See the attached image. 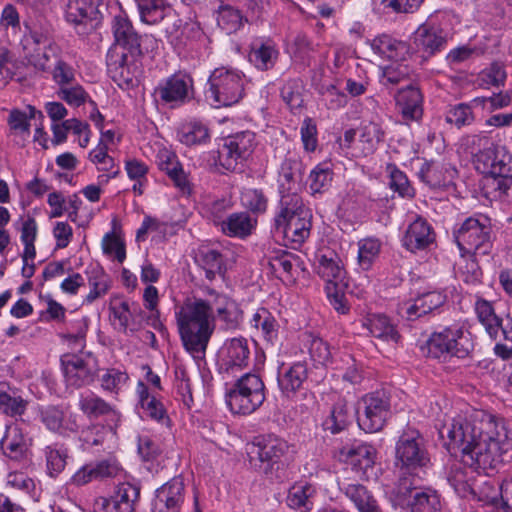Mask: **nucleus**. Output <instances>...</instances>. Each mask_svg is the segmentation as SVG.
I'll list each match as a JSON object with an SVG mask.
<instances>
[{
	"instance_id": "43",
	"label": "nucleus",
	"mask_w": 512,
	"mask_h": 512,
	"mask_svg": "<svg viewBox=\"0 0 512 512\" xmlns=\"http://www.w3.org/2000/svg\"><path fill=\"white\" fill-rule=\"evenodd\" d=\"M178 139L187 146H196L206 144L210 139V134L206 125L198 121H191L180 127Z\"/></svg>"
},
{
	"instance_id": "26",
	"label": "nucleus",
	"mask_w": 512,
	"mask_h": 512,
	"mask_svg": "<svg viewBox=\"0 0 512 512\" xmlns=\"http://www.w3.org/2000/svg\"><path fill=\"white\" fill-rule=\"evenodd\" d=\"M458 174L457 169L449 163L426 161L422 163L418 177L431 188H444L453 184Z\"/></svg>"
},
{
	"instance_id": "60",
	"label": "nucleus",
	"mask_w": 512,
	"mask_h": 512,
	"mask_svg": "<svg viewBox=\"0 0 512 512\" xmlns=\"http://www.w3.org/2000/svg\"><path fill=\"white\" fill-rule=\"evenodd\" d=\"M332 171L326 164L317 165L310 173V189L313 193H322L331 184Z\"/></svg>"
},
{
	"instance_id": "38",
	"label": "nucleus",
	"mask_w": 512,
	"mask_h": 512,
	"mask_svg": "<svg viewBox=\"0 0 512 512\" xmlns=\"http://www.w3.org/2000/svg\"><path fill=\"white\" fill-rule=\"evenodd\" d=\"M460 24L459 16L451 11H435L422 23L417 32H449Z\"/></svg>"
},
{
	"instance_id": "4",
	"label": "nucleus",
	"mask_w": 512,
	"mask_h": 512,
	"mask_svg": "<svg viewBox=\"0 0 512 512\" xmlns=\"http://www.w3.org/2000/svg\"><path fill=\"white\" fill-rule=\"evenodd\" d=\"M311 212L299 195L280 198L279 211L275 215V233L283 238L286 246L297 248L310 235Z\"/></svg>"
},
{
	"instance_id": "49",
	"label": "nucleus",
	"mask_w": 512,
	"mask_h": 512,
	"mask_svg": "<svg viewBox=\"0 0 512 512\" xmlns=\"http://www.w3.org/2000/svg\"><path fill=\"white\" fill-rule=\"evenodd\" d=\"M217 25L220 29L227 32H237L245 28V19L241 12L229 5L221 6L217 12Z\"/></svg>"
},
{
	"instance_id": "62",
	"label": "nucleus",
	"mask_w": 512,
	"mask_h": 512,
	"mask_svg": "<svg viewBox=\"0 0 512 512\" xmlns=\"http://www.w3.org/2000/svg\"><path fill=\"white\" fill-rule=\"evenodd\" d=\"M320 93L328 109L337 110L346 106L347 95L334 84L322 85Z\"/></svg>"
},
{
	"instance_id": "40",
	"label": "nucleus",
	"mask_w": 512,
	"mask_h": 512,
	"mask_svg": "<svg viewBox=\"0 0 512 512\" xmlns=\"http://www.w3.org/2000/svg\"><path fill=\"white\" fill-rule=\"evenodd\" d=\"M136 2L141 20L150 25L159 23L171 12L165 0H136Z\"/></svg>"
},
{
	"instance_id": "5",
	"label": "nucleus",
	"mask_w": 512,
	"mask_h": 512,
	"mask_svg": "<svg viewBox=\"0 0 512 512\" xmlns=\"http://www.w3.org/2000/svg\"><path fill=\"white\" fill-rule=\"evenodd\" d=\"M464 144L474 155L475 169L486 177L512 174V155L505 146L493 143L486 134L468 135Z\"/></svg>"
},
{
	"instance_id": "22",
	"label": "nucleus",
	"mask_w": 512,
	"mask_h": 512,
	"mask_svg": "<svg viewBox=\"0 0 512 512\" xmlns=\"http://www.w3.org/2000/svg\"><path fill=\"white\" fill-rule=\"evenodd\" d=\"M20 45L24 55L36 69L46 70L53 48L45 34H22Z\"/></svg>"
},
{
	"instance_id": "11",
	"label": "nucleus",
	"mask_w": 512,
	"mask_h": 512,
	"mask_svg": "<svg viewBox=\"0 0 512 512\" xmlns=\"http://www.w3.org/2000/svg\"><path fill=\"white\" fill-rule=\"evenodd\" d=\"M455 240L462 253L487 255L492 247L489 218L481 214L467 218L455 233Z\"/></svg>"
},
{
	"instance_id": "29",
	"label": "nucleus",
	"mask_w": 512,
	"mask_h": 512,
	"mask_svg": "<svg viewBox=\"0 0 512 512\" xmlns=\"http://www.w3.org/2000/svg\"><path fill=\"white\" fill-rule=\"evenodd\" d=\"M156 161L159 169L169 176L174 185L183 194H190V182L188 181L187 176L175 153L166 148H162L157 153Z\"/></svg>"
},
{
	"instance_id": "13",
	"label": "nucleus",
	"mask_w": 512,
	"mask_h": 512,
	"mask_svg": "<svg viewBox=\"0 0 512 512\" xmlns=\"http://www.w3.org/2000/svg\"><path fill=\"white\" fill-rule=\"evenodd\" d=\"M250 355V345L246 338L234 337L225 340L217 355L220 373L236 375L248 367Z\"/></svg>"
},
{
	"instance_id": "47",
	"label": "nucleus",
	"mask_w": 512,
	"mask_h": 512,
	"mask_svg": "<svg viewBox=\"0 0 512 512\" xmlns=\"http://www.w3.org/2000/svg\"><path fill=\"white\" fill-rule=\"evenodd\" d=\"M125 171L128 178L131 181H134L132 186L133 192L138 195H142L148 183V165L139 159L128 158L125 160Z\"/></svg>"
},
{
	"instance_id": "2",
	"label": "nucleus",
	"mask_w": 512,
	"mask_h": 512,
	"mask_svg": "<svg viewBox=\"0 0 512 512\" xmlns=\"http://www.w3.org/2000/svg\"><path fill=\"white\" fill-rule=\"evenodd\" d=\"M205 297H188L175 308V320L184 349L194 358L205 355L216 328V320L226 329H236L242 320L238 303L212 288Z\"/></svg>"
},
{
	"instance_id": "30",
	"label": "nucleus",
	"mask_w": 512,
	"mask_h": 512,
	"mask_svg": "<svg viewBox=\"0 0 512 512\" xmlns=\"http://www.w3.org/2000/svg\"><path fill=\"white\" fill-rule=\"evenodd\" d=\"M29 446V438L18 425L6 426L1 439V448L5 456L12 460H21L26 457Z\"/></svg>"
},
{
	"instance_id": "28",
	"label": "nucleus",
	"mask_w": 512,
	"mask_h": 512,
	"mask_svg": "<svg viewBox=\"0 0 512 512\" xmlns=\"http://www.w3.org/2000/svg\"><path fill=\"white\" fill-rule=\"evenodd\" d=\"M37 223L36 220L27 216L22 220L20 240L24 246L22 253V276L30 279L35 273L34 259L36 257L35 241L37 238Z\"/></svg>"
},
{
	"instance_id": "21",
	"label": "nucleus",
	"mask_w": 512,
	"mask_h": 512,
	"mask_svg": "<svg viewBox=\"0 0 512 512\" xmlns=\"http://www.w3.org/2000/svg\"><path fill=\"white\" fill-rule=\"evenodd\" d=\"M101 5L102 0H69L66 19L76 25L98 29L102 21V14L99 10Z\"/></svg>"
},
{
	"instance_id": "10",
	"label": "nucleus",
	"mask_w": 512,
	"mask_h": 512,
	"mask_svg": "<svg viewBox=\"0 0 512 512\" xmlns=\"http://www.w3.org/2000/svg\"><path fill=\"white\" fill-rule=\"evenodd\" d=\"M265 400L262 379L253 373L241 376L226 394V402L233 413L248 415L255 412Z\"/></svg>"
},
{
	"instance_id": "61",
	"label": "nucleus",
	"mask_w": 512,
	"mask_h": 512,
	"mask_svg": "<svg viewBox=\"0 0 512 512\" xmlns=\"http://www.w3.org/2000/svg\"><path fill=\"white\" fill-rule=\"evenodd\" d=\"M58 97L73 107H79L89 99L88 93L79 84L59 88Z\"/></svg>"
},
{
	"instance_id": "6",
	"label": "nucleus",
	"mask_w": 512,
	"mask_h": 512,
	"mask_svg": "<svg viewBox=\"0 0 512 512\" xmlns=\"http://www.w3.org/2000/svg\"><path fill=\"white\" fill-rule=\"evenodd\" d=\"M245 78L241 71L230 67H218L208 79L206 98L215 107L231 106L244 96Z\"/></svg>"
},
{
	"instance_id": "17",
	"label": "nucleus",
	"mask_w": 512,
	"mask_h": 512,
	"mask_svg": "<svg viewBox=\"0 0 512 512\" xmlns=\"http://www.w3.org/2000/svg\"><path fill=\"white\" fill-rule=\"evenodd\" d=\"M314 270L325 286L347 287L344 264L334 251H319L315 255Z\"/></svg>"
},
{
	"instance_id": "34",
	"label": "nucleus",
	"mask_w": 512,
	"mask_h": 512,
	"mask_svg": "<svg viewBox=\"0 0 512 512\" xmlns=\"http://www.w3.org/2000/svg\"><path fill=\"white\" fill-rule=\"evenodd\" d=\"M136 393L139 404L146 416L162 424L168 425L169 418L166 415L163 404L156 399L153 391H150V388L145 383L138 382Z\"/></svg>"
},
{
	"instance_id": "63",
	"label": "nucleus",
	"mask_w": 512,
	"mask_h": 512,
	"mask_svg": "<svg viewBox=\"0 0 512 512\" xmlns=\"http://www.w3.org/2000/svg\"><path fill=\"white\" fill-rule=\"evenodd\" d=\"M474 120L471 107L466 104H458L451 107L446 114V121L461 128L470 125Z\"/></svg>"
},
{
	"instance_id": "23",
	"label": "nucleus",
	"mask_w": 512,
	"mask_h": 512,
	"mask_svg": "<svg viewBox=\"0 0 512 512\" xmlns=\"http://www.w3.org/2000/svg\"><path fill=\"white\" fill-rule=\"evenodd\" d=\"M110 321L114 328L120 332L136 330L132 327L138 315L141 313L140 306L135 302L125 300L123 297L115 295L110 298L109 303Z\"/></svg>"
},
{
	"instance_id": "41",
	"label": "nucleus",
	"mask_w": 512,
	"mask_h": 512,
	"mask_svg": "<svg viewBox=\"0 0 512 512\" xmlns=\"http://www.w3.org/2000/svg\"><path fill=\"white\" fill-rule=\"evenodd\" d=\"M251 325L260 330L264 339L270 343H273L278 338L279 323L266 308L257 309L252 316Z\"/></svg>"
},
{
	"instance_id": "58",
	"label": "nucleus",
	"mask_w": 512,
	"mask_h": 512,
	"mask_svg": "<svg viewBox=\"0 0 512 512\" xmlns=\"http://www.w3.org/2000/svg\"><path fill=\"white\" fill-rule=\"evenodd\" d=\"M339 489L354 503L358 509L374 497L365 486L358 483L339 482Z\"/></svg>"
},
{
	"instance_id": "53",
	"label": "nucleus",
	"mask_w": 512,
	"mask_h": 512,
	"mask_svg": "<svg viewBox=\"0 0 512 512\" xmlns=\"http://www.w3.org/2000/svg\"><path fill=\"white\" fill-rule=\"evenodd\" d=\"M45 458L49 476L56 477L66 466L67 450L59 444L49 445L45 448Z\"/></svg>"
},
{
	"instance_id": "3",
	"label": "nucleus",
	"mask_w": 512,
	"mask_h": 512,
	"mask_svg": "<svg viewBox=\"0 0 512 512\" xmlns=\"http://www.w3.org/2000/svg\"><path fill=\"white\" fill-rule=\"evenodd\" d=\"M138 34H115V43L107 54V71L110 78L123 90L139 85L141 64Z\"/></svg>"
},
{
	"instance_id": "59",
	"label": "nucleus",
	"mask_w": 512,
	"mask_h": 512,
	"mask_svg": "<svg viewBox=\"0 0 512 512\" xmlns=\"http://www.w3.org/2000/svg\"><path fill=\"white\" fill-rule=\"evenodd\" d=\"M114 425H108L105 427L103 425H93L81 432L80 439L84 445L88 447L98 446L104 443V438L107 434L111 436L115 435Z\"/></svg>"
},
{
	"instance_id": "9",
	"label": "nucleus",
	"mask_w": 512,
	"mask_h": 512,
	"mask_svg": "<svg viewBox=\"0 0 512 512\" xmlns=\"http://www.w3.org/2000/svg\"><path fill=\"white\" fill-rule=\"evenodd\" d=\"M395 464L402 471L400 477L429 466L430 456L419 431L408 428L399 436L395 445Z\"/></svg>"
},
{
	"instance_id": "15",
	"label": "nucleus",
	"mask_w": 512,
	"mask_h": 512,
	"mask_svg": "<svg viewBox=\"0 0 512 512\" xmlns=\"http://www.w3.org/2000/svg\"><path fill=\"white\" fill-rule=\"evenodd\" d=\"M447 301V295L442 290L426 291L416 297L398 304L397 312L401 317L415 320L437 310Z\"/></svg>"
},
{
	"instance_id": "35",
	"label": "nucleus",
	"mask_w": 512,
	"mask_h": 512,
	"mask_svg": "<svg viewBox=\"0 0 512 512\" xmlns=\"http://www.w3.org/2000/svg\"><path fill=\"white\" fill-rule=\"evenodd\" d=\"M315 494L316 488L312 484L297 482L288 490L286 503L291 509L309 512L313 508L312 498Z\"/></svg>"
},
{
	"instance_id": "18",
	"label": "nucleus",
	"mask_w": 512,
	"mask_h": 512,
	"mask_svg": "<svg viewBox=\"0 0 512 512\" xmlns=\"http://www.w3.org/2000/svg\"><path fill=\"white\" fill-rule=\"evenodd\" d=\"M193 80L187 75L174 74L155 88V94L166 104L181 105L192 96Z\"/></svg>"
},
{
	"instance_id": "25",
	"label": "nucleus",
	"mask_w": 512,
	"mask_h": 512,
	"mask_svg": "<svg viewBox=\"0 0 512 512\" xmlns=\"http://www.w3.org/2000/svg\"><path fill=\"white\" fill-rule=\"evenodd\" d=\"M78 406L89 419L105 416L108 418L109 424L114 425V427H117L121 421V413L113 405L93 392L80 394Z\"/></svg>"
},
{
	"instance_id": "8",
	"label": "nucleus",
	"mask_w": 512,
	"mask_h": 512,
	"mask_svg": "<svg viewBox=\"0 0 512 512\" xmlns=\"http://www.w3.org/2000/svg\"><path fill=\"white\" fill-rule=\"evenodd\" d=\"M418 479L400 477L390 491L394 505H407L411 512H440L441 501L438 493L431 488H419Z\"/></svg>"
},
{
	"instance_id": "48",
	"label": "nucleus",
	"mask_w": 512,
	"mask_h": 512,
	"mask_svg": "<svg viewBox=\"0 0 512 512\" xmlns=\"http://www.w3.org/2000/svg\"><path fill=\"white\" fill-rule=\"evenodd\" d=\"M385 131L379 123L369 122L360 129L359 144L363 155L371 154L383 141Z\"/></svg>"
},
{
	"instance_id": "7",
	"label": "nucleus",
	"mask_w": 512,
	"mask_h": 512,
	"mask_svg": "<svg viewBox=\"0 0 512 512\" xmlns=\"http://www.w3.org/2000/svg\"><path fill=\"white\" fill-rule=\"evenodd\" d=\"M473 347L469 332L459 326H451L432 333L422 347V351L436 359H446L449 356L465 358L471 353Z\"/></svg>"
},
{
	"instance_id": "55",
	"label": "nucleus",
	"mask_w": 512,
	"mask_h": 512,
	"mask_svg": "<svg viewBox=\"0 0 512 512\" xmlns=\"http://www.w3.org/2000/svg\"><path fill=\"white\" fill-rule=\"evenodd\" d=\"M28 402L16 393H9L0 388V412L10 417L22 416Z\"/></svg>"
},
{
	"instance_id": "19",
	"label": "nucleus",
	"mask_w": 512,
	"mask_h": 512,
	"mask_svg": "<svg viewBox=\"0 0 512 512\" xmlns=\"http://www.w3.org/2000/svg\"><path fill=\"white\" fill-rule=\"evenodd\" d=\"M475 312L479 322L484 326L486 332L492 339H497L500 334L503 339L512 342V319L507 317L500 319L492 306V303L478 299L475 303Z\"/></svg>"
},
{
	"instance_id": "14",
	"label": "nucleus",
	"mask_w": 512,
	"mask_h": 512,
	"mask_svg": "<svg viewBox=\"0 0 512 512\" xmlns=\"http://www.w3.org/2000/svg\"><path fill=\"white\" fill-rule=\"evenodd\" d=\"M289 448L284 439L275 435L264 436L248 452L250 463L267 473L288 454Z\"/></svg>"
},
{
	"instance_id": "37",
	"label": "nucleus",
	"mask_w": 512,
	"mask_h": 512,
	"mask_svg": "<svg viewBox=\"0 0 512 512\" xmlns=\"http://www.w3.org/2000/svg\"><path fill=\"white\" fill-rule=\"evenodd\" d=\"M353 413L345 398H338L333 404L330 415L324 420L325 430L336 434L346 429L352 422Z\"/></svg>"
},
{
	"instance_id": "39",
	"label": "nucleus",
	"mask_w": 512,
	"mask_h": 512,
	"mask_svg": "<svg viewBox=\"0 0 512 512\" xmlns=\"http://www.w3.org/2000/svg\"><path fill=\"white\" fill-rule=\"evenodd\" d=\"M87 274L90 292L87 294L85 301L92 303L108 293L111 288V278L103 268L98 265L90 267Z\"/></svg>"
},
{
	"instance_id": "20",
	"label": "nucleus",
	"mask_w": 512,
	"mask_h": 512,
	"mask_svg": "<svg viewBox=\"0 0 512 512\" xmlns=\"http://www.w3.org/2000/svg\"><path fill=\"white\" fill-rule=\"evenodd\" d=\"M185 485L181 477H174L156 490L152 512H179L184 502Z\"/></svg>"
},
{
	"instance_id": "27",
	"label": "nucleus",
	"mask_w": 512,
	"mask_h": 512,
	"mask_svg": "<svg viewBox=\"0 0 512 512\" xmlns=\"http://www.w3.org/2000/svg\"><path fill=\"white\" fill-rule=\"evenodd\" d=\"M302 175V164L299 156L288 152L279 170V192L281 198L286 195H298Z\"/></svg>"
},
{
	"instance_id": "51",
	"label": "nucleus",
	"mask_w": 512,
	"mask_h": 512,
	"mask_svg": "<svg viewBox=\"0 0 512 512\" xmlns=\"http://www.w3.org/2000/svg\"><path fill=\"white\" fill-rule=\"evenodd\" d=\"M277 55L273 44L257 43L252 46L249 59L258 69L267 70L274 65Z\"/></svg>"
},
{
	"instance_id": "52",
	"label": "nucleus",
	"mask_w": 512,
	"mask_h": 512,
	"mask_svg": "<svg viewBox=\"0 0 512 512\" xmlns=\"http://www.w3.org/2000/svg\"><path fill=\"white\" fill-rule=\"evenodd\" d=\"M197 261L205 271V277L212 281L217 275L223 274V259L221 254L213 249L201 250Z\"/></svg>"
},
{
	"instance_id": "45",
	"label": "nucleus",
	"mask_w": 512,
	"mask_h": 512,
	"mask_svg": "<svg viewBox=\"0 0 512 512\" xmlns=\"http://www.w3.org/2000/svg\"><path fill=\"white\" fill-rule=\"evenodd\" d=\"M357 264L363 271H368L378 259L382 244L379 239L367 237L357 243Z\"/></svg>"
},
{
	"instance_id": "46",
	"label": "nucleus",
	"mask_w": 512,
	"mask_h": 512,
	"mask_svg": "<svg viewBox=\"0 0 512 512\" xmlns=\"http://www.w3.org/2000/svg\"><path fill=\"white\" fill-rule=\"evenodd\" d=\"M226 139L235 150V154L239 158V168H241L255 149V134L250 131H243L228 136Z\"/></svg>"
},
{
	"instance_id": "57",
	"label": "nucleus",
	"mask_w": 512,
	"mask_h": 512,
	"mask_svg": "<svg viewBox=\"0 0 512 512\" xmlns=\"http://www.w3.org/2000/svg\"><path fill=\"white\" fill-rule=\"evenodd\" d=\"M241 202L244 207L254 213H264L268 206V199L260 189L248 188L241 193Z\"/></svg>"
},
{
	"instance_id": "42",
	"label": "nucleus",
	"mask_w": 512,
	"mask_h": 512,
	"mask_svg": "<svg viewBox=\"0 0 512 512\" xmlns=\"http://www.w3.org/2000/svg\"><path fill=\"white\" fill-rule=\"evenodd\" d=\"M484 187L486 193L492 199L509 202L512 200V176L511 174L485 177Z\"/></svg>"
},
{
	"instance_id": "12",
	"label": "nucleus",
	"mask_w": 512,
	"mask_h": 512,
	"mask_svg": "<svg viewBox=\"0 0 512 512\" xmlns=\"http://www.w3.org/2000/svg\"><path fill=\"white\" fill-rule=\"evenodd\" d=\"M359 427L369 433L380 431L390 415V402L383 392L365 395L358 407Z\"/></svg>"
},
{
	"instance_id": "36",
	"label": "nucleus",
	"mask_w": 512,
	"mask_h": 512,
	"mask_svg": "<svg viewBox=\"0 0 512 512\" xmlns=\"http://www.w3.org/2000/svg\"><path fill=\"white\" fill-rule=\"evenodd\" d=\"M257 224V220L246 212H237L229 215L221 222V231L229 237L244 238L250 235Z\"/></svg>"
},
{
	"instance_id": "32",
	"label": "nucleus",
	"mask_w": 512,
	"mask_h": 512,
	"mask_svg": "<svg viewBox=\"0 0 512 512\" xmlns=\"http://www.w3.org/2000/svg\"><path fill=\"white\" fill-rule=\"evenodd\" d=\"M396 105L402 117L406 121H416L423 113L422 94L415 86H407L400 89L395 97Z\"/></svg>"
},
{
	"instance_id": "24",
	"label": "nucleus",
	"mask_w": 512,
	"mask_h": 512,
	"mask_svg": "<svg viewBox=\"0 0 512 512\" xmlns=\"http://www.w3.org/2000/svg\"><path fill=\"white\" fill-rule=\"evenodd\" d=\"M367 335L385 343H397L400 334L394 321L382 313H367L360 320Z\"/></svg>"
},
{
	"instance_id": "54",
	"label": "nucleus",
	"mask_w": 512,
	"mask_h": 512,
	"mask_svg": "<svg viewBox=\"0 0 512 512\" xmlns=\"http://www.w3.org/2000/svg\"><path fill=\"white\" fill-rule=\"evenodd\" d=\"M447 480L461 497H467L469 494L474 493V488L467 477L466 470L458 463L451 466L447 474Z\"/></svg>"
},
{
	"instance_id": "50",
	"label": "nucleus",
	"mask_w": 512,
	"mask_h": 512,
	"mask_svg": "<svg viewBox=\"0 0 512 512\" xmlns=\"http://www.w3.org/2000/svg\"><path fill=\"white\" fill-rule=\"evenodd\" d=\"M41 420L44 425L51 431L58 433H65L67 431H73L75 424H70L65 419L63 410L55 406H48L41 412Z\"/></svg>"
},
{
	"instance_id": "16",
	"label": "nucleus",
	"mask_w": 512,
	"mask_h": 512,
	"mask_svg": "<svg viewBox=\"0 0 512 512\" xmlns=\"http://www.w3.org/2000/svg\"><path fill=\"white\" fill-rule=\"evenodd\" d=\"M66 382L81 387L93 381L96 372V359L91 354H67L61 359Z\"/></svg>"
},
{
	"instance_id": "56",
	"label": "nucleus",
	"mask_w": 512,
	"mask_h": 512,
	"mask_svg": "<svg viewBox=\"0 0 512 512\" xmlns=\"http://www.w3.org/2000/svg\"><path fill=\"white\" fill-rule=\"evenodd\" d=\"M140 490L130 483H120L114 491V496L122 512H134L136 502L139 499Z\"/></svg>"
},
{
	"instance_id": "64",
	"label": "nucleus",
	"mask_w": 512,
	"mask_h": 512,
	"mask_svg": "<svg viewBox=\"0 0 512 512\" xmlns=\"http://www.w3.org/2000/svg\"><path fill=\"white\" fill-rule=\"evenodd\" d=\"M390 182L391 189L397 192L402 197L412 198L415 194L414 189L411 187L407 176L397 169L390 167Z\"/></svg>"
},
{
	"instance_id": "44",
	"label": "nucleus",
	"mask_w": 512,
	"mask_h": 512,
	"mask_svg": "<svg viewBox=\"0 0 512 512\" xmlns=\"http://www.w3.org/2000/svg\"><path fill=\"white\" fill-rule=\"evenodd\" d=\"M307 375L308 370L305 363H294L279 377V386L287 394L294 393L302 387Z\"/></svg>"
},
{
	"instance_id": "1",
	"label": "nucleus",
	"mask_w": 512,
	"mask_h": 512,
	"mask_svg": "<svg viewBox=\"0 0 512 512\" xmlns=\"http://www.w3.org/2000/svg\"><path fill=\"white\" fill-rule=\"evenodd\" d=\"M438 433L451 454L461 452L463 463L475 469L495 468L511 448L504 419L481 410L451 418Z\"/></svg>"
},
{
	"instance_id": "33",
	"label": "nucleus",
	"mask_w": 512,
	"mask_h": 512,
	"mask_svg": "<svg viewBox=\"0 0 512 512\" xmlns=\"http://www.w3.org/2000/svg\"><path fill=\"white\" fill-rule=\"evenodd\" d=\"M340 455L350 463L357 471L366 474L369 468L375 463L376 449L366 443H358L351 447H343Z\"/></svg>"
},
{
	"instance_id": "31",
	"label": "nucleus",
	"mask_w": 512,
	"mask_h": 512,
	"mask_svg": "<svg viewBox=\"0 0 512 512\" xmlns=\"http://www.w3.org/2000/svg\"><path fill=\"white\" fill-rule=\"evenodd\" d=\"M435 239L431 225L423 218H416L407 228L403 238L404 246L414 252L425 249Z\"/></svg>"
}]
</instances>
